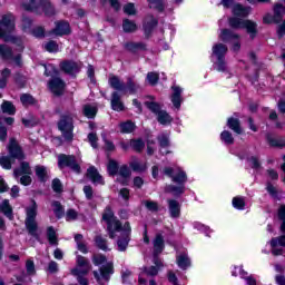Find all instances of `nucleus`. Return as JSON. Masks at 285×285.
<instances>
[{
  "label": "nucleus",
  "instance_id": "f257e3e1",
  "mask_svg": "<svg viewBox=\"0 0 285 285\" xmlns=\"http://www.w3.org/2000/svg\"><path fill=\"white\" fill-rule=\"evenodd\" d=\"M102 219L107 224V230L109 233L110 239L120 237L117 242L118 250H126V248H128V242H130V223H125L122 226L121 222L116 219L115 213H112L110 207L105 209Z\"/></svg>",
  "mask_w": 285,
  "mask_h": 285
},
{
  "label": "nucleus",
  "instance_id": "f03ea898",
  "mask_svg": "<svg viewBox=\"0 0 285 285\" xmlns=\"http://www.w3.org/2000/svg\"><path fill=\"white\" fill-rule=\"evenodd\" d=\"M9 156L0 157V166H2L6 170H10L12 168V164H14V159L18 161H23L26 159V155L23 154V149L17 142V139L11 138L8 145Z\"/></svg>",
  "mask_w": 285,
  "mask_h": 285
},
{
  "label": "nucleus",
  "instance_id": "7ed1b4c3",
  "mask_svg": "<svg viewBox=\"0 0 285 285\" xmlns=\"http://www.w3.org/2000/svg\"><path fill=\"white\" fill-rule=\"evenodd\" d=\"M164 175L170 177L175 184H179L178 187L173 185L167 186L166 191L173 193V195H181L184 193V184H186L188 179L186 171L181 170V168L173 169V167H166L164 169Z\"/></svg>",
  "mask_w": 285,
  "mask_h": 285
},
{
  "label": "nucleus",
  "instance_id": "20e7f679",
  "mask_svg": "<svg viewBox=\"0 0 285 285\" xmlns=\"http://www.w3.org/2000/svg\"><path fill=\"white\" fill-rule=\"evenodd\" d=\"M92 262L95 266H101L100 273L94 272V277L100 285H106L110 282V276L112 275V263L106 262V256L101 254H96L92 256ZM105 264V265H104Z\"/></svg>",
  "mask_w": 285,
  "mask_h": 285
},
{
  "label": "nucleus",
  "instance_id": "39448f33",
  "mask_svg": "<svg viewBox=\"0 0 285 285\" xmlns=\"http://www.w3.org/2000/svg\"><path fill=\"white\" fill-rule=\"evenodd\" d=\"M91 268L90 262L86 257L78 255L76 258V267L71 269V275L77 277L78 284L89 285L86 275L90 273Z\"/></svg>",
  "mask_w": 285,
  "mask_h": 285
},
{
  "label": "nucleus",
  "instance_id": "423d86ee",
  "mask_svg": "<svg viewBox=\"0 0 285 285\" xmlns=\"http://www.w3.org/2000/svg\"><path fill=\"white\" fill-rule=\"evenodd\" d=\"M21 8H23L27 12H39V10H42L47 17H52V14H55V8L48 0H41L39 3H37L36 0H23L21 2Z\"/></svg>",
  "mask_w": 285,
  "mask_h": 285
},
{
  "label": "nucleus",
  "instance_id": "0eeeda50",
  "mask_svg": "<svg viewBox=\"0 0 285 285\" xmlns=\"http://www.w3.org/2000/svg\"><path fill=\"white\" fill-rule=\"evenodd\" d=\"M26 213V228L29 235H31L36 239H39V232L37 227V203L35 200H32L31 205L27 207Z\"/></svg>",
  "mask_w": 285,
  "mask_h": 285
},
{
  "label": "nucleus",
  "instance_id": "6e6552de",
  "mask_svg": "<svg viewBox=\"0 0 285 285\" xmlns=\"http://www.w3.org/2000/svg\"><path fill=\"white\" fill-rule=\"evenodd\" d=\"M227 52L228 47H226V45L217 43L213 47V57H216V61H214V70H217L218 72H226V70H228L226 61L224 60Z\"/></svg>",
  "mask_w": 285,
  "mask_h": 285
},
{
  "label": "nucleus",
  "instance_id": "1a4fd4ad",
  "mask_svg": "<svg viewBox=\"0 0 285 285\" xmlns=\"http://www.w3.org/2000/svg\"><path fill=\"white\" fill-rule=\"evenodd\" d=\"M230 28H235L236 30L245 29L248 35H250L252 39L257 35V23L250 20H242L239 18H229Z\"/></svg>",
  "mask_w": 285,
  "mask_h": 285
},
{
  "label": "nucleus",
  "instance_id": "9d476101",
  "mask_svg": "<svg viewBox=\"0 0 285 285\" xmlns=\"http://www.w3.org/2000/svg\"><path fill=\"white\" fill-rule=\"evenodd\" d=\"M14 31V16L11 13L3 16L0 21V39L10 41V33Z\"/></svg>",
  "mask_w": 285,
  "mask_h": 285
},
{
  "label": "nucleus",
  "instance_id": "9b49d317",
  "mask_svg": "<svg viewBox=\"0 0 285 285\" xmlns=\"http://www.w3.org/2000/svg\"><path fill=\"white\" fill-rule=\"evenodd\" d=\"M58 128L62 132V137L65 141H72L75 135L72 130L75 126L72 125V117L70 116H62L60 121L58 122Z\"/></svg>",
  "mask_w": 285,
  "mask_h": 285
},
{
  "label": "nucleus",
  "instance_id": "f8f14e48",
  "mask_svg": "<svg viewBox=\"0 0 285 285\" xmlns=\"http://www.w3.org/2000/svg\"><path fill=\"white\" fill-rule=\"evenodd\" d=\"M155 266L151 267H145L141 269L139 276H138V285H148V277H155L159 273V267L161 266V261H159L157 257L154 258Z\"/></svg>",
  "mask_w": 285,
  "mask_h": 285
},
{
  "label": "nucleus",
  "instance_id": "ddd939ff",
  "mask_svg": "<svg viewBox=\"0 0 285 285\" xmlns=\"http://www.w3.org/2000/svg\"><path fill=\"white\" fill-rule=\"evenodd\" d=\"M145 104L147 108L151 110V112L157 115V119L159 124H161L163 126H166L167 124H170L173 121V117H170V115H168V112H166L165 110H161V107L159 106V104L154 101L145 102Z\"/></svg>",
  "mask_w": 285,
  "mask_h": 285
},
{
  "label": "nucleus",
  "instance_id": "4468645a",
  "mask_svg": "<svg viewBox=\"0 0 285 285\" xmlns=\"http://www.w3.org/2000/svg\"><path fill=\"white\" fill-rule=\"evenodd\" d=\"M219 39L225 42L230 41L233 43L232 50L234 52H238V50L242 48V45L239 43V35L233 32L232 30L223 29L219 35Z\"/></svg>",
  "mask_w": 285,
  "mask_h": 285
},
{
  "label": "nucleus",
  "instance_id": "2eb2a0df",
  "mask_svg": "<svg viewBox=\"0 0 285 285\" xmlns=\"http://www.w3.org/2000/svg\"><path fill=\"white\" fill-rule=\"evenodd\" d=\"M58 166L59 168H71L73 173H80L81 167H79V164H77V160L75 156H66V155H60L58 157Z\"/></svg>",
  "mask_w": 285,
  "mask_h": 285
},
{
  "label": "nucleus",
  "instance_id": "dca6fc26",
  "mask_svg": "<svg viewBox=\"0 0 285 285\" xmlns=\"http://www.w3.org/2000/svg\"><path fill=\"white\" fill-rule=\"evenodd\" d=\"M284 246H285V236L273 238L271 240L272 254L275 256L285 255Z\"/></svg>",
  "mask_w": 285,
  "mask_h": 285
},
{
  "label": "nucleus",
  "instance_id": "f3484780",
  "mask_svg": "<svg viewBox=\"0 0 285 285\" xmlns=\"http://www.w3.org/2000/svg\"><path fill=\"white\" fill-rule=\"evenodd\" d=\"M66 88V82L60 78H53L49 82V89L53 95H63V90Z\"/></svg>",
  "mask_w": 285,
  "mask_h": 285
},
{
  "label": "nucleus",
  "instance_id": "a211bd4d",
  "mask_svg": "<svg viewBox=\"0 0 285 285\" xmlns=\"http://www.w3.org/2000/svg\"><path fill=\"white\" fill-rule=\"evenodd\" d=\"M60 68L67 75H77L81 70V66L75 61H65L60 63Z\"/></svg>",
  "mask_w": 285,
  "mask_h": 285
},
{
  "label": "nucleus",
  "instance_id": "6ab92c4d",
  "mask_svg": "<svg viewBox=\"0 0 285 285\" xmlns=\"http://www.w3.org/2000/svg\"><path fill=\"white\" fill-rule=\"evenodd\" d=\"M176 264L181 268V271H186L190 268V258L188 257L187 252L178 253L176 255Z\"/></svg>",
  "mask_w": 285,
  "mask_h": 285
},
{
  "label": "nucleus",
  "instance_id": "aec40b11",
  "mask_svg": "<svg viewBox=\"0 0 285 285\" xmlns=\"http://www.w3.org/2000/svg\"><path fill=\"white\" fill-rule=\"evenodd\" d=\"M109 86L114 88V90H118L119 92H122V95H126V83H124V81L119 79V77L110 76Z\"/></svg>",
  "mask_w": 285,
  "mask_h": 285
},
{
  "label": "nucleus",
  "instance_id": "412c9836",
  "mask_svg": "<svg viewBox=\"0 0 285 285\" xmlns=\"http://www.w3.org/2000/svg\"><path fill=\"white\" fill-rule=\"evenodd\" d=\"M87 177L92 181V184L104 186V177L99 175V171H97V168L89 167L87 170Z\"/></svg>",
  "mask_w": 285,
  "mask_h": 285
},
{
  "label": "nucleus",
  "instance_id": "4be33fe9",
  "mask_svg": "<svg viewBox=\"0 0 285 285\" xmlns=\"http://www.w3.org/2000/svg\"><path fill=\"white\" fill-rule=\"evenodd\" d=\"M52 32L59 37H63V35H70V24L67 21H59L56 23V28Z\"/></svg>",
  "mask_w": 285,
  "mask_h": 285
},
{
  "label": "nucleus",
  "instance_id": "5701e85b",
  "mask_svg": "<svg viewBox=\"0 0 285 285\" xmlns=\"http://www.w3.org/2000/svg\"><path fill=\"white\" fill-rule=\"evenodd\" d=\"M232 275H234V277L240 275L242 279L247 282V285H257V281H255V278L252 276H248V272H245L242 267H235V271L232 273Z\"/></svg>",
  "mask_w": 285,
  "mask_h": 285
},
{
  "label": "nucleus",
  "instance_id": "b1692460",
  "mask_svg": "<svg viewBox=\"0 0 285 285\" xmlns=\"http://www.w3.org/2000/svg\"><path fill=\"white\" fill-rule=\"evenodd\" d=\"M171 88H173L171 102L177 109H179L181 108V102L184 101V99L181 98L183 89H180V87H177V86H174Z\"/></svg>",
  "mask_w": 285,
  "mask_h": 285
},
{
  "label": "nucleus",
  "instance_id": "393cba45",
  "mask_svg": "<svg viewBox=\"0 0 285 285\" xmlns=\"http://www.w3.org/2000/svg\"><path fill=\"white\" fill-rule=\"evenodd\" d=\"M111 108L116 112H121L124 110V102L121 101V96H119V92L114 91L111 95Z\"/></svg>",
  "mask_w": 285,
  "mask_h": 285
},
{
  "label": "nucleus",
  "instance_id": "a878e982",
  "mask_svg": "<svg viewBox=\"0 0 285 285\" xmlns=\"http://www.w3.org/2000/svg\"><path fill=\"white\" fill-rule=\"evenodd\" d=\"M154 244V256L161 254L164 252V236L161 234H157L153 240Z\"/></svg>",
  "mask_w": 285,
  "mask_h": 285
},
{
  "label": "nucleus",
  "instance_id": "bb28decb",
  "mask_svg": "<svg viewBox=\"0 0 285 285\" xmlns=\"http://www.w3.org/2000/svg\"><path fill=\"white\" fill-rule=\"evenodd\" d=\"M128 177H130V168H128V166L124 165L118 169L117 181H119L122 185H126V184H128Z\"/></svg>",
  "mask_w": 285,
  "mask_h": 285
},
{
  "label": "nucleus",
  "instance_id": "cd10ccee",
  "mask_svg": "<svg viewBox=\"0 0 285 285\" xmlns=\"http://www.w3.org/2000/svg\"><path fill=\"white\" fill-rule=\"evenodd\" d=\"M13 175L17 178L21 177V175H32V169L30 168V164L22 161L20 164V168L13 170Z\"/></svg>",
  "mask_w": 285,
  "mask_h": 285
},
{
  "label": "nucleus",
  "instance_id": "c85d7f7f",
  "mask_svg": "<svg viewBox=\"0 0 285 285\" xmlns=\"http://www.w3.org/2000/svg\"><path fill=\"white\" fill-rule=\"evenodd\" d=\"M233 6V14L235 17H248L250 13V8L244 7L239 3L232 4Z\"/></svg>",
  "mask_w": 285,
  "mask_h": 285
},
{
  "label": "nucleus",
  "instance_id": "c756f323",
  "mask_svg": "<svg viewBox=\"0 0 285 285\" xmlns=\"http://www.w3.org/2000/svg\"><path fill=\"white\" fill-rule=\"evenodd\" d=\"M170 217L177 218L181 213V206L177 200H168Z\"/></svg>",
  "mask_w": 285,
  "mask_h": 285
},
{
  "label": "nucleus",
  "instance_id": "7c9ffc66",
  "mask_svg": "<svg viewBox=\"0 0 285 285\" xmlns=\"http://www.w3.org/2000/svg\"><path fill=\"white\" fill-rule=\"evenodd\" d=\"M0 213H3L8 219H13L14 216L12 215V206H10V200L4 199L2 204H0Z\"/></svg>",
  "mask_w": 285,
  "mask_h": 285
},
{
  "label": "nucleus",
  "instance_id": "2f4dec72",
  "mask_svg": "<svg viewBox=\"0 0 285 285\" xmlns=\"http://www.w3.org/2000/svg\"><path fill=\"white\" fill-rule=\"evenodd\" d=\"M82 112L87 119H95V117H97V106L90 104L85 105Z\"/></svg>",
  "mask_w": 285,
  "mask_h": 285
},
{
  "label": "nucleus",
  "instance_id": "473e14b6",
  "mask_svg": "<svg viewBox=\"0 0 285 285\" xmlns=\"http://www.w3.org/2000/svg\"><path fill=\"white\" fill-rule=\"evenodd\" d=\"M130 168L134 169L135 173H144L148 169V165L141 160L135 159L129 164Z\"/></svg>",
  "mask_w": 285,
  "mask_h": 285
},
{
  "label": "nucleus",
  "instance_id": "72a5a7b5",
  "mask_svg": "<svg viewBox=\"0 0 285 285\" xmlns=\"http://www.w3.org/2000/svg\"><path fill=\"white\" fill-rule=\"evenodd\" d=\"M267 141L273 148H284L285 139L282 137L267 136Z\"/></svg>",
  "mask_w": 285,
  "mask_h": 285
},
{
  "label": "nucleus",
  "instance_id": "f704fd0d",
  "mask_svg": "<svg viewBox=\"0 0 285 285\" xmlns=\"http://www.w3.org/2000/svg\"><path fill=\"white\" fill-rule=\"evenodd\" d=\"M158 141L160 144V153L161 155H168V150H164V148H168V146H170V141L168 140V134H161L160 136H158Z\"/></svg>",
  "mask_w": 285,
  "mask_h": 285
},
{
  "label": "nucleus",
  "instance_id": "c9c22d12",
  "mask_svg": "<svg viewBox=\"0 0 285 285\" xmlns=\"http://www.w3.org/2000/svg\"><path fill=\"white\" fill-rule=\"evenodd\" d=\"M126 86V95H135V92H137V90H139V85H137V82H135V80L132 78H128L127 79V85Z\"/></svg>",
  "mask_w": 285,
  "mask_h": 285
},
{
  "label": "nucleus",
  "instance_id": "e433bc0d",
  "mask_svg": "<svg viewBox=\"0 0 285 285\" xmlns=\"http://www.w3.org/2000/svg\"><path fill=\"white\" fill-rule=\"evenodd\" d=\"M227 126H228V128H230V130H233L237 135H242V127L239 126V120L238 119L229 118L227 120Z\"/></svg>",
  "mask_w": 285,
  "mask_h": 285
},
{
  "label": "nucleus",
  "instance_id": "4c0bfd02",
  "mask_svg": "<svg viewBox=\"0 0 285 285\" xmlns=\"http://www.w3.org/2000/svg\"><path fill=\"white\" fill-rule=\"evenodd\" d=\"M75 242L77 244V248L78 250H80V253H88V247L86 246V243H83V235L81 234H77L75 236Z\"/></svg>",
  "mask_w": 285,
  "mask_h": 285
},
{
  "label": "nucleus",
  "instance_id": "58836bf2",
  "mask_svg": "<svg viewBox=\"0 0 285 285\" xmlns=\"http://www.w3.org/2000/svg\"><path fill=\"white\" fill-rule=\"evenodd\" d=\"M1 110L2 112H4V115H14V112H17V108H14V105H12L8 100L2 102Z\"/></svg>",
  "mask_w": 285,
  "mask_h": 285
},
{
  "label": "nucleus",
  "instance_id": "ea45409f",
  "mask_svg": "<svg viewBox=\"0 0 285 285\" xmlns=\"http://www.w3.org/2000/svg\"><path fill=\"white\" fill-rule=\"evenodd\" d=\"M36 175L40 181H46L48 179V168L45 166H36Z\"/></svg>",
  "mask_w": 285,
  "mask_h": 285
},
{
  "label": "nucleus",
  "instance_id": "a19ab883",
  "mask_svg": "<svg viewBox=\"0 0 285 285\" xmlns=\"http://www.w3.org/2000/svg\"><path fill=\"white\" fill-rule=\"evenodd\" d=\"M47 238H48L49 244H51L52 246H57V244H58V242H57V232H55V228L48 227Z\"/></svg>",
  "mask_w": 285,
  "mask_h": 285
},
{
  "label": "nucleus",
  "instance_id": "79ce46f5",
  "mask_svg": "<svg viewBox=\"0 0 285 285\" xmlns=\"http://www.w3.org/2000/svg\"><path fill=\"white\" fill-rule=\"evenodd\" d=\"M232 204L237 210H244V208L246 207V202L244 200V197L239 196L234 197Z\"/></svg>",
  "mask_w": 285,
  "mask_h": 285
},
{
  "label": "nucleus",
  "instance_id": "37998d69",
  "mask_svg": "<svg viewBox=\"0 0 285 285\" xmlns=\"http://www.w3.org/2000/svg\"><path fill=\"white\" fill-rule=\"evenodd\" d=\"M122 30L124 32H135V30H137V24L134 21L126 19L122 22Z\"/></svg>",
  "mask_w": 285,
  "mask_h": 285
},
{
  "label": "nucleus",
  "instance_id": "c03bdc74",
  "mask_svg": "<svg viewBox=\"0 0 285 285\" xmlns=\"http://www.w3.org/2000/svg\"><path fill=\"white\" fill-rule=\"evenodd\" d=\"M130 146L136 150V153H141L146 144L141 139H134V140H130Z\"/></svg>",
  "mask_w": 285,
  "mask_h": 285
},
{
  "label": "nucleus",
  "instance_id": "a18cd8bd",
  "mask_svg": "<svg viewBox=\"0 0 285 285\" xmlns=\"http://www.w3.org/2000/svg\"><path fill=\"white\" fill-rule=\"evenodd\" d=\"M220 139H222V141H224V144H227V146H230L235 141V139L233 138V134H230L227 130H224L220 134Z\"/></svg>",
  "mask_w": 285,
  "mask_h": 285
},
{
  "label": "nucleus",
  "instance_id": "49530a36",
  "mask_svg": "<svg viewBox=\"0 0 285 285\" xmlns=\"http://www.w3.org/2000/svg\"><path fill=\"white\" fill-rule=\"evenodd\" d=\"M149 8L158 10V12H164V0H147Z\"/></svg>",
  "mask_w": 285,
  "mask_h": 285
},
{
  "label": "nucleus",
  "instance_id": "de8ad7c7",
  "mask_svg": "<svg viewBox=\"0 0 285 285\" xmlns=\"http://www.w3.org/2000/svg\"><path fill=\"white\" fill-rule=\"evenodd\" d=\"M127 50H130L131 52H136V50H145L146 45L141 42H129L126 45Z\"/></svg>",
  "mask_w": 285,
  "mask_h": 285
},
{
  "label": "nucleus",
  "instance_id": "09e8293b",
  "mask_svg": "<svg viewBox=\"0 0 285 285\" xmlns=\"http://www.w3.org/2000/svg\"><path fill=\"white\" fill-rule=\"evenodd\" d=\"M107 170H108L109 175L115 176L119 173V165L115 160H109Z\"/></svg>",
  "mask_w": 285,
  "mask_h": 285
},
{
  "label": "nucleus",
  "instance_id": "8fccbe9b",
  "mask_svg": "<svg viewBox=\"0 0 285 285\" xmlns=\"http://www.w3.org/2000/svg\"><path fill=\"white\" fill-rule=\"evenodd\" d=\"M8 77H10V69L2 70L0 75V88L8 86Z\"/></svg>",
  "mask_w": 285,
  "mask_h": 285
},
{
  "label": "nucleus",
  "instance_id": "3c124183",
  "mask_svg": "<svg viewBox=\"0 0 285 285\" xmlns=\"http://www.w3.org/2000/svg\"><path fill=\"white\" fill-rule=\"evenodd\" d=\"M0 55L3 57V59H10L12 57V49H10V47L7 45H1Z\"/></svg>",
  "mask_w": 285,
  "mask_h": 285
},
{
  "label": "nucleus",
  "instance_id": "603ef678",
  "mask_svg": "<svg viewBox=\"0 0 285 285\" xmlns=\"http://www.w3.org/2000/svg\"><path fill=\"white\" fill-rule=\"evenodd\" d=\"M52 208L56 217H58V219H61V217H63V207H61V204L59 202H53Z\"/></svg>",
  "mask_w": 285,
  "mask_h": 285
},
{
  "label": "nucleus",
  "instance_id": "864d4df0",
  "mask_svg": "<svg viewBox=\"0 0 285 285\" xmlns=\"http://www.w3.org/2000/svg\"><path fill=\"white\" fill-rule=\"evenodd\" d=\"M274 14L276 16V19L281 21L285 14V7L282 4H276L274 7Z\"/></svg>",
  "mask_w": 285,
  "mask_h": 285
},
{
  "label": "nucleus",
  "instance_id": "5fc2aeb1",
  "mask_svg": "<svg viewBox=\"0 0 285 285\" xmlns=\"http://www.w3.org/2000/svg\"><path fill=\"white\" fill-rule=\"evenodd\" d=\"M120 130L121 132H132L135 130V124L132 121H127L120 124Z\"/></svg>",
  "mask_w": 285,
  "mask_h": 285
},
{
  "label": "nucleus",
  "instance_id": "6e6d98bb",
  "mask_svg": "<svg viewBox=\"0 0 285 285\" xmlns=\"http://www.w3.org/2000/svg\"><path fill=\"white\" fill-rule=\"evenodd\" d=\"M20 101L23 106H32L35 98L31 95L24 94L20 97Z\"/></svg>",
  "mask_w": 285,
  "mask_h": 285
},
{
  "label": "nucleus",
  "instance_id": "4d7b16f0",
  "mask_svg": "<svg viewBox=\"0 0 285 285\" xmlns=\"http://www.w3.org/2000/svg\"><path fill=\"white\" fill-rule=\"evenodd\" d=\"M278 218L281 219V222H283V224L281 225V230L282 233H285V205H282L278 208Z\"/></svg>",
  "mask_w": 285,
  "mask_h": 285
},
{
  "label": "nucleus",
  "instance_id": "13d9d810",
  "mask_svg": "<svg viewBox=\"0 0 285 285\" xmlns=\"http://www.w3.org/2000/svg\"><path fill=\"white\" fill-rule=\"evenodd\" d=\"M147 81L150 86H156L157 81H159V73L157 72H148Z\"/></svg>",
  "mask_w": 285,
  "mask_h": 285
},
{
  "label": "nucleus",
  "instance_id": "bf43d9fd",
  "mask_svg": "<svg viewBox=\"0 0 285 285\" xmlns=\"http://www.w3.org/2000/svg\"><path fill=\"white\" fill-rule=\"evenodd\" d=\"M96 246H98V248H100V250H108L107 242L101 236L96 237Z\"/></svg>",
  "mask_w": 285,
  "mask_h": 285
},
{
  "label": "nucleus",
  "instance_id": "052dcab7",
  "mask_svg": "<svg viewBox=\"0 0 285 285\" xmlns=\"http://www.w3.org/2000/svg\"><path fill=\"white\" fill-rule=\"evenodd\" d=\"M45 50H47V52H57V50H59V45L55 41H49L45 45Z\"/></svg>",
  "mask_w": 285,
  "mask_h": 285
},
{
  "label": "nucleus",
  "instance_id": "680f3d73",
  "mask_svg": "<svg viewBox=\"0 0 285 285\" xmlns=\"http://www.w3.org/2000/svg\"><path fill=\"white\" fill-rule=\"evenodd\" d=\"M58 71H57V68L52 65H47L45 66V75L47 77H55V75H57Z\"/></svg>",
  "mask_w": 285,
  "mask_h": 285
},
{
  "label": "nucleus",
  "instance_id": "e2e57ef3",
  "mask_svg": "<svg viewBox=\"0 0 285 285\" xmlns=\"http://www.w3.org/2000/svg\"><path fill=\"white\" fill-rule=\"evenodd\" d=\"M77 217H79V213H77V210H75V209L67 210V213H66L67 222H75L77 219Z\"/></svg>",
  "mask_w": 285,
  "mask_h": 285
},
{
  "label": "nucleus",
  "instance_id": "0e129e2a",
  "mask_svg": "<svg viewBox=\"0 0 285 285\" xmlns=\"http://www.w3.org/2000/svg\"><path fill=\"white\" fill-rule=\"evenodd\" d=\"M157 26V19H154L153 17H148L145 20V30H150L151 28H155Z\"/></svg>",
  "mask_w": 285,
  "mask_h": 285
},
{
  "label": "nucleus",
  "instance_id": "69168bd1",
  "mask_svg": "<svg viewBox=\"0 0 285 285\" xmlns=\"http://www.w3.org/2000/svg\"><path fill=\"white\" fill-rule=\"evenodd\" d=\"M145 206L147 210H150L151 213H156V210H159V205L153 200H146Z\"/></svg>",
  "mask_w": 285,
  "mask_h": 285
},
{
  "label": "nucleus",
  "instance_id": "338daca9",
  "mask_svg": "<svg viewBox=\"0 0 285 285\" xmlns=\"http://www.w3.org/2000/svg\"><path fill=\"white\" fill-rule=\"evenodd\" d=\"M26 268H27V274L28 275H35L36 269H35V262L28 259L26 263Z\"/></svg>",
  "mask_w": 285,
  "mask_h": 285
},
{
  "label": "nucleus",
  "instance_id": "774afa93",
  "mask_svg": "<svg viewBox=\"0 0 285 285\" xmlns=\"http://www.w3.org/2000/svg\"><path fill=\"white\" fill-rule=\"evenodd\" d=\"M124 12L125 14H135L136 10H135V4L134 3H128L124 7Z\"/></svg>",
  "mask_w": 285,
  "mask_h": 285
}]
</instances>
